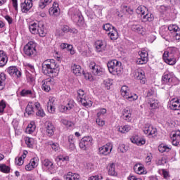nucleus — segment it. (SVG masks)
I'll use <instances>...</instances> for the list:
<instances>
[{
    "mask_svg": "<svg viewBox=\"0 0 180 180\" xmlns=\"http://www.w3.org/2000/svg\"><path fill=\"white\" fill-rule=\"evenodd\" d=\"M25 141L27 147H29V148H33V144H34V139L33 138L25 137Z\"/></svg>",
    "mask_w": 180,
    "mask_h": 180,
    "instance_id": "42",
    "label": "nucleus"
},
{
    "mask_svg": "<svg viewBox=\"0 0 180 180\" xmlns=\"http://www.w3.org/2000/svg\"><path fill=\"white\" fill-rule=\"evenodd\" d=\"M8 63V55L4 50H0V67H5Z\"/></svg>",
    "mask_w": 180,
    "mask_h": 180,
    "instance_id": "27",
    "label": "nucleus"
},
{
    "mask_svg": "<svg viewBox=\"0 0 180 180\" xmlns=\"http://www.w3.org/2000/svg\"><path fill=\"white\" fill-rule=\"evenodd\" d=\"M172 144L176 147L180 146V131L177 130L173 132L171 136Z\"/></svg>",
    "mask_w": 180,
    "mask_h": 180,
    "instance_id": "16",
    "label": "nucleus"
},
{
    "mask_svg": "<svg viewBox=\"0 0 180 180\" xmlns=\"http://www.w3.org/2000/svg\"><path fill=\"white\" fill-rule=\"evenodd\" d=\"M56 98L52 97L49 99L47 103V110L49 113H54L56 112Z\"/></svg>",
    "mask_w": 180,
    "mask_h": 180,
    "instance_id": "24",
    "label": "nucleus"
},
{
    "mask_svg": "<svg viewBox=\"0 0 180 180\" xmlns=\"http://www.w3.org/2000/svg\"><path fill=\"white\" fill-rule=\"evenodd\" d=\"M36 42L31 41H29L25 46H24V53L25 56L28 57H32L36 54Z\"/></svg>",
    "mask_w": 180,
    "mask_h": 180,
    "instance_id": "7",
    "label": "nucleus"
},
{
    "mask_svg": "<svg viewBox=\"0 0 180 180\" xmlns=\"http://www.w3.org/2000/svg\"><path fill=\"white\" fill-rule=\"evenodd\" d=\"M30 163L32 167H34V168H36V167L39 165V158H34L31 159Z\"/></svg>",
    "mask_w": 180,
    "mask_h": 180,
    "instance_id": "52",
    "label": "nucleus"
},
{
    "mask_svg": "<svg viewBox=\"0 0 180 180\" xmlns=\"http://www.w3.org/2000/svg\"><path fill=\"white\" fill-rule=\"evenodd\" d=\"M79 102H80V103H82L83 106H85L86 108H91V106H92V101H91V99L86 96Z\"/></svg>",
    "mask_w": 180,
    "mask_h": 180,
    "instance_id": "35",
    "label": "nucleus"
},
{
    "mask_svg": "<svg viewBox=\"0 0 180 180\" xmlns=\"http://www.w3.org/2000/svg\"><path fill=\"white\" fill-rule=\"evenodd\" d=\"M63 178L65 180H79L81 179V176L79 174L68 172V174L63 176Z\"/></svg>",
    "mask_w": 180,
    "mask_h": 180,
    "instance_id": "22",
    "label": "nucleus"
},
{
    "mask_svg": "<svg viewBox=\"0 0 180 180\" xmlns=\"http://www.w3.org/2000/svg\"><path fill=\"white\" fill-rule=\"evenodd\" d=\"M112 150H113V144L112 143H108L98 148L101 155H109L112 153Z\"/></svg>",
    "mask_w": 180,
    "mask_h": 180,
    "instance_id": "11",
    "label": "nucleus"
},
{
    "mask_svg": "<svg viewBox=\"0 0 180 180\" xmlns=\"http://www.w3.org/2000/svg\"><path fill=\"white\" fill-rule=\"evenodd\" d=\"M42 71L45 75L57 77L60 72V68L54 59H47L42 63Z\"/></svg>",
    "mask_w": 180,
    "mask_h": 180,
    "instance_id": "1",
    "label": "nucleus"
},
{
    "mask_svg": "<svg viewBox=\"0 0 180 180\" xmlns=\"http://www.w3.org/2000/svg\"><path fill=\"white\" fill-rule=\"evenodd\" d=\"M36 115L37 116H39V117H44L46 116V113H44V111L41 108L37 110Z\"/></svg>",
    "mask_w": 180,
    "mask_h": 180,
    "instance_id": "60",
    "label": "nucleus"
},
{
    "mask_svg": "<svg viewBox=\"0 0 180 180\" xmlns=\"http://www.w3.org/2000/svg\"><path fill=\"white\" fill-rule=\"evenodd\" d=\"M136 12L138 15H141L142 22H153L154 20V15L148 12V8L144 6H138Z\"/></svg>",
    "mask_w": 180,
    "mask_h": 180,
    "instance_id": "3",
    "label": "nucleus"
},
{
    "mask_svg": "<svg viewBox=\"0 0 180 180\" xmlns=\"http://www.w3.org/2000/svg\"><path fill=\"white\" fill-rule=\"evenodd\" d=\"M122 9L123 11H125V12L127 13H129V15H133L134 13V11H133V8H130V7H128L127 6H124L122 7Z\"/></svg>",
    "mask_w": 180,
    "mask_h": 180,
    "instance_id": "53",
    "label": "nucleus"
},
{
    "mask_svg": "<svg viewBox=\"0 0 180 180\" xmlns=\"http://www.w3.org/2000/svg\"><path fill=\"white\" fill-rule=\"evenodd\" d=\"M37 34L40 36V37H46V34H47V30L44 27V25L40 24L39 27L38 28Z\"/></svg>",
    "mask_w": 180,
    "mask_h": 180,
    "instance_id": "32",
    "label": "nucleus"
},
{
    "mask_svg": "<svg viewBox=\"0 0 180 180\" xmlns=\"http://www.w3.org/2000/svg\"><path fill=\"white\" fill-rule=\"evenodd\" d=\"M54 131H56V127L53 123L49 122L46 125V134L49 137L54 135Z\"/></svg>",
    "mask_w": 180,
    "mask_h": 180,
    "instance_id": "30",
    "label": "nucleus"
},
{
    "mask_svg": "<svg viewBox=\"0 0 180 180\" xmlns=\"http://www.w3.org/2000/svg\"><path fill=\"white\" fill-rule=\"evenodd\" d=\"M56 160L58 162H65L67 164V162L70 161V157L64 155H60L56 158Z\"/></svg>",
    "mask_w": 180,
    "mask_h": 180,
    "instance_id": "41",
    "label": "nucleus"
},
{
    "mask_svg": "<svg viewBox=\"0 0 180 180\" xmlns=\"http://www.w3.org/2000/svg\"><path fill=\"white\" fill-rule=\"evenodd\" d=\"M60 48L64 50V49H68L70 51V54L74 55L75 54V51L72 50V45H68L66 43H63L60 44Z\"/></svg>",
    "mask_w": 180,
    "mask_h": 180,
    "instance_id": "43",
    "label": "nucleus"
},
{
    "mask_svg": "<svg viewBox=\"0 0 180 180\" xmlns=\"http://www.w3.org/2000/svg\"><path fill=\"white\" fill-rule=\"evenodd\" d=\"M36 130V124H34V122H31L30 124H28L27 127L26 128V133L28 134H32L33 131Z\"/></svg>",
    "mask_w": 180,
    "mask_h": 180,
    "instance_id": "40",
    "label": "nucleus"
},
{
    "mask_svg": "<svg viewBox=\"0 0 180 180\" xmlns=\"http://www.w3.org/2000/svg\"><path fill=\"white\" fill-rule=\"evenodd\" d=\"M122 119L128 122H131V110H130V108H126L122 110Z\"/></svg>",
    "mask_w": 180,
    "mask_h": 180,
    "instance_id": "21",
    "label": "nucleus"
},
{
    "mask_svg": "<svg viewBox=\"0 0 180 180\" xmlns=\"http://www.w3.org/2000/svg\"><path fill=\"white\" fill-rule=\"evenodd\" d=\"M108 71L113 75H120L123 71V67L122 66V62L114 59L108 62L107 64Z\"/></svg>",
    "mask_w": 180,
    "mask_h": 180,
    "instance_id": "2",
    "label": "nucleus"
},
{
    "mask_svg": "<svg viewBox=\"0 0 180 180\" xmlns=\"http://www.w3.org/2000/svg\"><path fill=\"white\" fill-rule=\"evenodd\" d=\"M163 60L166 64L169 65H175L176 59H175V51L172 49H169L163 53Z\"/></svg>",
    "mask_w": 180,
    "mask_h": 180,
    "instance_id": "4",
    "label": "nucleus"
},
{
    "mask_svg": "<svg viewBox=\"0 0 180 180\" xmlns=\"http://www.w3.org/2000/svg\"><path fill=\"white\" fill-rule=\"evenodd\" d=\"M6 81V75L2 72L0 74V91L5 88V82Z\"/></svg>",
    "mask_w": 180,
    "mask_h": 180,
    "instance_id": "37",
    "label": "nucleus"
},
{
    "mask_svg": "<svg viewBox=\"0 0 180 180\" xmlns=\"http://www.w3.org/2000/svg\"><path fill=\"white\" fill-rule=\"evenodd\" d=\"M25 112L27 115H33L34 109H33V104L32 103H29L27 106L25 108Z\"/></svg>",
    "mask_w": 180,
    "mask_h": 180,
    "instance_id": "47",
    "label": "nucleus"
},
{
    "mask_svg": "<svg viewBox=\"0 0 180 180\" xmlns=\"http://www.w3.org/2000/svg\"><path fill=\"white\" fill-rule=\"evenodd\" d=\"M139 139H140V137L138 135L133 136L130 139L131 143H133L134 144H137V143L139 142Z\"/></svg>",
    "mask_w": 180,
    "mask_h": 180,
    "instance_id": "58",
    "label": "nucleus"
},
{
    "mask_svg": "<svg viewBox=\"0 0 180 180\" xmlns=\"http://www.w3.org/2000/svg\"><path fill=\"white\" fill-rule=\"evenodd\" d=\"M53 84V80L51 79H46L42 81L41 89L45 92H50L51 89V85Z\"/></svg>",
    "mask_w": 180,
    "mask_h": 180,
    "instance_id": "19",
    "label": "nucleus"
},
{
    "mask_svg": "<svg viewBox=\"0 0 180 180\" xmlns=\"http://www.w3.org/2000/svg\"><path fill=\"white\" fill-rule=\"evenodd\" d=\"M106 42L105 41H96V49L98 53H102L106 50Z\"/></svg>",
    "mask_w": 180,
    "mask_h": 180,
    "instance_id": "25",
    "label": "nucleus"
},
{
    "mask_svg": "<svg viewBox=\"0 0 180 180\" xmlns=\"http://www.w3.org/2000/svg\"><path fill=\"white\" fill-rule=\"evenodd\" d=\"M146 100L151 109H157V108H158V101L154 98L153 96H149V94H148Z\"/></svg>",
    "mask_w": 180,
    "mask_h": 180,
    "instance_id": "17",
    "label": "nucleus"
},
{
    "mask_svg": "<svg viewBox=\"0 0 180 180\" xmlns=\"http://www.w3.org/2000/svg\"><path fill=\"white\" fill-rule=\"evenodd\" d=\"M72 68V72L76 75V77H81L84 72V70H82V68H81V65L74 64L71 67Z\"/></svg>",
    "mask_w": 180,
    "mask_h": 180,
    "instance_id": "23",
    "label": "nucleus"
},
{
    "mask_svg": "<svg viewBox=\"0 0 180 180\" xmlns=\"http://www.w3.org/2000/svg\"><path fill=\"white\" fill-rule=\"evenodd\" d=\"M21 96H29V95H32V91L31 90H27V89H23L20 92Z\"/></svg>",
    "mask_w": 180,
    "mask_h": 180,
    "instance_id": "54",
    "label": "nucleus"
},
{
    "mask_svg": "<svg viewBox=\"0 0 180 180\" xmlns=\"http://www.w3.org/2000/svg\"><path fill=\"white\" fill-rule=\"evenodd\" d=\"M23 162H24V161H23V158H22V157L16 158L15 159V163L17 165H19V166L23 165Z\"/></svg>",
    "mask_w": 180,
    "mask_h": 180,
    "instance_id": "56",
    "label": "nucleus"
},
{
    "mask_svg": "<svg viewBox=\"0 0 180 180\" xmlns=\"http://www.w3.org/2000/svg\"><path fill=\"white\" fill-rule=\"evenodd\" d=\"M143 29L144 28H143L140 24H132L131 25V30L135 33H139V34H143Z\"/></svg>",
    "mask_w": 180,
    "mask_h": 180,
    "instance_id": "31",
    "label": "nucleus"
},
{
    "mask_svg": "<svg viewBox=\"0 0 180 180\" xmlns=\"http://www.w3.org/2000/svg\"><path fill=\"white\" fill-rule=\"evenodd\" d=\"M104 85L107 89H110V86L112 85V79H107L104 80Z\"/></svg>",
    "mask_w": 180,
    "mask_h": 180,
    "instance_id": "55",
    "label": "nucleus"
},
{
    "mask_svg": "<svg viewBox=\"0 0 180 180\" xmlns=\"http://www.w3.org/2000/svg\"><path fill=\"white\" fill-rule=\"evenodd\" d=\"M69 15H71V18L72 20L75 22V23H83L84 22V17L79 10L77 8H72L69 10Z\"/></svg>",
    "mask_w": 180,
    "mask_h": 180,
    "instance_id": "6",
    "label": "nucleus"
},
{
    "mask_svg": "<svg viewBox=\"0 0 180 180\" xmlns=\"http://www.w3.org/2000/svg\"><path fill=\"white\" fill-rule=\"evenodd\" d=\"M5 108H6V103H5V101L2 100L0 102V113H4V110H5Z\"/></svg>",
    "mask_w": 180,
    "mask_h": 180,
    "instance_id": "61",
    "label": "nucleus"
},
{
    "mask_svg": "<svg viewBox=\"0 0 180 180\" xmlns=\"http://www.w3.org/2000/svg\"><path fill=\"white\" fill-rule=\"evenodd\" d=\"M45 146H51L53 151H58L60 150V145L58 143H53L52 141L45 143Z\"/></svg>",
    "mask_w": 180,
    "mask_h": 180,
    "instance_id": "36",
    "label": "nucleus"
},
{
    "mask_svg": "<svg viewBox=\"0 0 180 180\" xmlns=\"http://www.w3.org/2000/svg\"><path fill=\"white\" fill-rule=\"evenodd\" d=\"M108 36L111 40H117L119 39V32H117L116 28H114L108 33Z\"/></svg>",
    "mask_w": 180,
    "mask_h": 180,
    "instance_id": "34",
    "label": "nucleus"
},
{
    "mask_svg": "<svg viewBox=\"0 0 180 180\" xmlns=\"http://www.w3.org/2000/svg\"><path fill=\"white\" fill-rule=\"evenodd\" d=\"M65 106L68 108V109H69V110H71V109H74L75 106V102L74 100H69Z\"/></svg>",
    "mask_w": 180,
    "mask_h": 180,
    "instance_id": "51",
    "label": "nucleus"
},
{
    "mask_svg": "<svg viewBox=\"0 0 180 180\" xmlns=\"http://www.w3.org/2000/svg\"><path fill=\"white\" fill-rule=\"evenodd\" d=\"M59 110L61 112V113H65V112H68V110H70L68 109V107L64 105H60L59 106Z\"/></svg>",
    "mask_w": 180,
    "mask_h": 180,
    "instance_id": "59",
    "label": "nucleus"
},
{
    "mask_svg": "<svg viewBox=\"0 0 180 180\" xmlns=\"http://www.w3.org/2000/svg\"><path fill=\"white\" fill-rule=\"evenodd\" d=\"M78 96H77V101L79 102L82 99H84L86 96L85 95V91L82 89H79L77 92Z\"/></svg>",
    "mask_w": 180,
    "mask_h": 180,
    "instance_id": "48",
    "label": "nucleus"
},
{
    "mask_svg": "<svg viewBox=\"0 0 180 180\" xmlns=\"http://www.w3.org/2000/svg\"><path fill=\"white\" fill-rule=\"evenodd\" d=\"M6 72L9 75H11V77H15V78H20L22 77V72L16 66H10L6 69Z\"/></svg>",
    "mask_w": 180,
    "mask_h": 180,
    "instance_id": "13",
    "label": "nucleus"
},
{
    "mask_svg": "<svg viewBox=\"0 0 180 180\" xmlns=\"http://www.w3.org/2000/svg\"><path fill=\"white\" fill-rule=\"evenodd\" d=\"M42 165L49 169H51V168H53V162H51V161H50L49 159H45L42 162Z\"/></svg>",
    "mask_w": 180,
    "mask_h": 180,
    "instance_id": "46",
    "label": "nucleus"
},
{
    "mask_svg": "<svg viewBox=\"0 0 180 180\" xmlns=\"http://www.w3.org/2000/svg\"><path fill=\"white\" fill-rule=\"evenodd\" d=\"M136 79H139L141 84H146L147 79H146V73L144 71L139 70L136 72Z\"/></svg>",
    "mask_w": 180,
    "mask_h": 180,
    "instance_id": "29",
    "label": "nucleus"
},
{
    "mask_svg": "<svg viewBox=\"0 0 180 180\" xmlns=\"http://www.w3.org/2000/svg\"><path fill=\"white\" fill-rule=\"evenodd\" d=\"M89 68L92 74L97 77H101V75H103L104 74L103 68L101 65H96L94 61L89 63Z\"/></svg>",
    "mask_w": 180,
    "mask_h": 180,
    "instance_id": "9",
    "label": "nucleus"
},
{
    "mask_svg": "<svg viewBox=\"0 0 180 180\" xmlns=\"http://www.w3.org/2000/svg\"><path fill=\"white\" fill-rule=\"evenodd\" d=\"M93 141L94 139L91 138V136H84L79 143V148L81 150H84L85 151L90 147H92V144H94Z\"/></svg>",
    "mask_w": 180,
    "mask_h": 180,
    "instance_id": "8",
    "label": "nucleus"
},
{
    "mask_svg": "<svg viewBox=\"0 0 180 180\" xmlns=\"http://www.w3.org/2000/svg\"><path fill=\"white\" fill-rule=\"evenodd\" d=\"M168 30L172 33H176L179 30H180L179 27L175 24H172L168 26Z\"/></svg>",
    "mask_w": 180,
    "mask_h": 180,
    "instance_id": "44",
    "label": "nucleus"
},
{
    "mask_svg": "<svg viewBox=\"0 0 180 180\" xmlns=\"http://www.w3.org/2000/svg\"><path fill=\"white\" fill-rule=\"evenodd\" d=\"M40 27L39 22H30L29 25L30 32L32 34H37L38 29Z\"/></svg>",
    "mask_w": 180,
    "mask_h": 180,
    "instance_id": "28",
    "label": "nucleus"
},
{
    "mask_svg": "<svg viewBox=\"0 0 180 180\" xmlns=\"http://www.w3.org/2000/svg\"><path fill=\"white\" fill-rule=\"evenodd\" d=\"M171 146L164 144H160L158 147L160 153H169V151H171Z\"/></svg>",
    "mask_w": 180,
    "mask_h": 180,
    "instance_id": "39",
    "label": "nucleus"
},
{
    "mask_svg": "<svg viewBox=\"0 0 180 180\" xmlns=\"http://www.w3.org/2000/svg\"><path fill=\"white\" fill-rule=\"evenodd\" d=\"M169 108L172 110H180V99L172 98L170 101Z\"/></svg>",
    "mask_w": 180,
    "mask_h": 180,
    "instance_id": "20",
    "label": "nucleus"
},
{
    "mask_svg": "<svg viewBox=\"0 0 180 180\" xmlns=\"http://www.w3.org/2000/svg\"><path fill=\"white\" fill-rule=\"evenodd\" d=\"M134 171H135L136 174L139 175H143L147 174V172L144 170V165L138 163L134 166Z\"/></svg>",
    "mask_w": 180,
    "mask_h": 180,
    "instance_id": "26",
    "label": "nucleus"
},
{
    "mask_svg": "<svg viewBox=\"0 0 180 180\" xmlns=\"http://www.w3.org/2000/svg\"><path fill=\"white\" fill-rule=\"evenodd\" d=\"M121 94L123 98H125V99H127L129 102H133L139 99L137 94L131 93L127 86H123L121 88Z\"/></svg>",
    "mask_w": 180,
    "mask_h": 180,
    "instance_id": "5",
    "label": "nucleus"
},
{
    "mask_svg": "<svg viewBox=\"0 0 180 180\" xmlns=\"http://www.w3.org/2000/svg\"><path fill=\"white\" fill-rule=\"evenodd\" d=\"M143 133L145 134H147L150 137H155L157 136L158 132H157V129L154 128L153 125H150V124H146L145 127H143Z\"/></svg>",
    "mask_w": 180,
    "mask_h": 180,
    "instance_id": "12",
    "label": "nucleus"
},
{
    "mask_svg": "<svg viewBox=\"0 0 180 180\" xmlns=\"http://www.w3.org/2000/svg\"><path fill=\"white\" fill-rule=\"evenodd\" d=\"M32 7V0H25L24 2L21 4V11L22 12V13H27Z\"/></svg>",
    "mask_w": 180,
    "mask_h": 180,
    "instance_id": "14",
    "label": "nucleus"
},
{
    "mask_svg": "<svg viewBox=\"0 0 180 180\" xmlns=\"http://www.w3.org/2000/svg\"><path fill=\"white\" fill-rule=\"evenodd\" d=\"M107 168L108 169L109 175H111V176H116V175H117V172H116V170L115 169V164L110 163L108 165Z\"/></svg>",
    "mask_w": 180,
    "mask_h": 180,
    "instance_id": "33",
    "label": "nucleus"
},
{
    "mask_svg": "<svg viewBox=\"0 0 180 180\" xmlns=\"http://www.w3.org/2000/svg\"><path fill=\"white\" fill-rule=\"evenodd\" d=\"M96 124L100 126L101 127L105 126V121L101 120V118L98 117L96 120Z\"/></svg>",
    "mask_w": 180,
    "mask_h": 180,
    "instance_id": "63",
    "label": "nucleus"
},
{
    "mask_svg": "<svg viewBox=\"0 0 180 180\" xmlns=\"http://www.w3.org/2000/svg\"><path fill=\"white\" fill-rule=\"evenodd\" d=\"M50 16H53V18H57L60 16V7L57 2H54L53 6L49 10Z\"/></svg>",
    "mask_w": 180,
    "mask_h": 180,
    "instance_id": "15",
    "label": "nucleus"
},
{
    "mask_svg": "<svg viewBox=\"0 0 180 180\" xmlns=\"http://www.w3.org/2000/svg\"><path fill=\"white\" fill-rule=\"evenodd\" d=\"M102 179H103V177L101 174L91 176L89 178V180H102Z\"/></svg>",
    "mask_w": 180,
    "mask_h": 180,
    "instance_id": "57",
    "label": "nucleus"
},
{
    "mask_svg": "<svg viewBox=\"0 0 180 180\" xmlns=\"http://www.w3.org/2000/svg\"><path fill=\"white\" fill-rule=\"evenodd\" d=\"M106 109L105 108H101L100 109L99 112H97V117H101V116H103V115L106 114Z\"/></svg>",
    "mask_w": 180,
    "mask_h": 180,
    "instance_id": "64",
    "label": "nucleus"
},
{
    "mask_svg": "<svg viewBox=\"0 0 180 180\" xmlns=\"http://www.w3.org/2000/svg\"><path fill=\"white\" fill-rule=\"evenodd\" d=\"M63 124H64L65 126H66L67 127H71V126H72V122L70 121H68L67 120H61Z\"/></svg>",
    "mask_w": 180,
    "mask_h": 180,
    "instance_id": "62",
    "label": "nucleus"
},
{
    "mask_svg": "<svg viewBox=\"0 0 180 180\" xmlns=\"http://www.w3.org/2000/svg\"><path fill=\"white\" fill-rule=\"evenodd\" d=\"M130 130H131V126L130 125L121 126L118 128V131H120V133H122L123 134L129 133Z\"/></svg>",
    "mask_w": 180,
    "mask_h": 180,
    "instance_id": "38",
    "label": "nucleus"
},
{
    "mask_svg": "<svg viewBox=\"0 0 180 180\" xmlns=\"http://www.w3.org/2000/svg\"><path fill=\"white\" fill-rule=\"evenodd\" d=\"M139 58L136 60V63L138 65H143L148 63V52L146 50H142L139 52Z\"/></svg>",
    "mask_w": 180,
    "mask_h": 180,
    "instance_id": "10",
    "label": "nucleus"
},
{
    "mask_svg": "<svg viewBox=\"0 0 180 180\" xmlns=\"http://www.w3.org/2000/svg\"><path fill=\"white\" fill-rule=\"evenodd\" d=\"M0 171L4 174H9L11 172V167L6 166L5 164L0 165Z\"/></svg>",
    "mask_w": 180,
    "mask_h": 180,
    "instance_id": "45",
    "label": "nucleus"
},
{
    "mask_svg": "<svg viewBox=\"0 0 180 180\" xmlns=\"http://www.w3.org/2000/svg\"><path fill=\"white\" fill-rule=\"evenodd\" d=\"M61 30L63 32V33H75L77 32V30H74V31L71 29H70V27H68V25H63L61 28Z\"/></svg>",
    "mask_w": 180,
    "mask_h": 180,
    "instance_id": "49",
    "label": "nucleus"
},
{
    "mask_svg": "<svg viewBox=\"0 0 180 180\" xmlns=\"http://www.w3.org/2000/svg\"><path fill=\"white\" fill-rule=\"evenodd\" d=\"M103 29L105 32H112L113 29H115V27L113 25H110V23H106L103 25Z\"/></svg>",
    "mask_w": 180,
    "mask_h": 180,
    "instance_id": "50",
    "label": "nucleus"
},
{
    "mask_svg": "<svg viewBox=\"0 0 180 180\" xmlns=\"http://www.w3.org/2000/svg\"><path fill=\"white\" fill-rule=\"evenodd\" d=\"M172 78H174V74L172 72H166L162 77V84H169L172 82Z\"/></svg>",
    "mask_w": 180,
    "mask_h": 180,
    "instance_id": "18",
    "label": "nucleus"
}]
</instances>
